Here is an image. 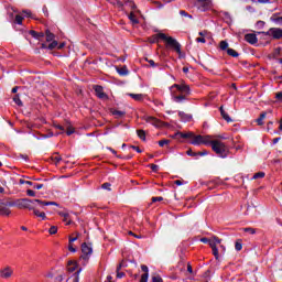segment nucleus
Listing matches in <instances>:
<instances>
[{"label": "nucleus", "mask_w": 282, "mask_h": 282, "mask_svg": "<svg viewBox=\"0 0 282 282\" xmlns=\"http://www.w3.org/2000/svg\"><path fill=\"white\" fill-rule=\"evenodd\" d=\"M170 94L173 102H186V100H188V96H191V87L185 84H174L170 87Z\"/></svg>", "instance_id": "obj_1"}, {"label": "nucleus", "mask_w": 282, "mask_h": 282, "mask_svg": "<svg viewBox=\"0 0 282 282\" xmlns=\"http://www.w3.org/2000/svg\"><path fill=\"white\" fill-rule=\"evenodd\" d=\"M159 39L164 41L166 47L174 50L177 54H182V45L173 36H169L165 33H159L156 34V43Z\"/></svg>", "instance_id": "obj_2"}, {"label": "nucleus", "mask_w": 282, "mask_h": 282, "mask_svg": "<svg viewBox=\"0 0 282 282\" xmlns=\"http://www.w3.org/2000/svg\"><path fill=\"white\" fill-rule=\"evenodd\" d=\"M212 150L215 151L218 158H228V145L219 140H213Z\"/></svg>", "instance_id": "obj_3"}, {"label": "nucleus", "mask_w": 282, "mask_h": 282, "mask_svg": "<svg viewBox=\"0 0 282 282\" xmlns=\"http://www.w3.org/2000/svg\"><path fill=\"white\" fill-rule=\"evenodd\" d=\"M91 254H94V247H91V243H87V242L82 243V256H80L82 265H87V263H89V259H91Z\"/></svg>", "instance_id": "obj_4"}, {"label": "nucleus", "mask_w": 282, "mask_h": 282, "mask_svg": "<svg viewBox=\"0 0 282 282\" xmlns=\"http://www.w3.org/2000/svg\"><path fill=\"white\" fill-rule=\"evenodd\" d=\"M35 206H36V199H30V198L15 199L17 208H20V209L26 208L28 210H34Z\"/></svg>", "instance_id": "obj_5"}, {"label": "nucleus", "mask_w": 282, "mask_h": 282, "mask_svg": "<svg viewBox=\"0 0 282 282\" xmlns=\"http://www.w3.org/2000/svg\"><path fill=\"white\" fill-rule=\"evenodd\" d=\"M195 8H197L199 12H207V10L213 8V0H196Z\"/></svg>", "instance_id": "obj_6"}, {"label": "nucleus", "mask_w": 282, "mask_h": 282, "mask_svg": "<svg viewBox=\"0 0 282 282\" xmlns=\"http://www.w3.org/2000/svg\"><path fill=\"white\" fill-rule=\"evenodd\" d=\"M12 210L7 207L6 202L0 198V217H10Z\"/></svg>", "instance_id": "obj_7"}, {"label": "nucleus", "mask_w": 282, "mask_h": 282, "mask_svg": "<svg viewBox=\"0 0 282 282\" xmlns=\"http://www.w3.org/2000/svg\"><path fill=\"white\" fill-rule=\"evenodd\" d=\"M12 274H14L12 267H4L0 269V279H11Z\"/></svg>", "instance_id": "obj_8"}, {"label": "nucleus", "mask_w": 282, "mask_h": 282, "mask_svg": "<svg viewBox=\"0 0 282 282\" xmlns=\"http://www.w3.org/2000/svg\"><path fill=\"white\" fill-rule=\"evenodd\" d=\"M32 12H30V10H24L22 11V15L21 14H17L15 15V23L18 25H22L23 24V17H31Z\"/></svg>", "instance_id": "obj_9"}, {"label": "nucleus", "mask_w": 282, "mask_h": 282, "mask_svg": "<svg viewBox=\"0 0 282 282\" xmlns=\"http://www.w3.org/2000/svg\"><path fill=\"white\" fill-rule=\"evenodd\" d=\"M269 36H273L274 39H282V30L272 28L268 31Z\"/></svg>", "instance_id": "obj_10"}, {"label": "nucleus", "mask_w": 282, "mask_h": 282, "mask_svg": "<svg viewBox=\"0 0 282 282\" xmlns=\"http://www.w3.org/2000/svg\"><path fill=\"white\" fill-rule=\"evenodd\" d=\"M94 89L96 96L99 97L101 100H105V98H107V94H105L102 86H95Z\"/></svg>", "instance_id": "obj_11"}, {"label": "nucleus", "mask_w": 282, "mask_h": 282, "mask_svg": "<svg viewBox=\"0 0 282 282\" xmlns=\"http://www.w3.org/2000/svg\"><path fill=\"white\" fill-rule=\"evenodd\" d=\"M245 41H247V43H250L251 45H254L259 40L257 39V35L254 33H248L245 35Z\"/></svg>", "instance_id": "obj_12"}, {"label": "nucleus", "mask_w": 282, "mask_h": 282, "mask_svg": "<svg viewBox=\"0 0 282 282\" xmlns=\"http://www.w3.org/2000/svg\"><path fill=\"white\" fill-rule=\"evenodd\" d=\"M145 122L153 127H161L162 122L155 117H145Z\"/></svg>", "instance_id": "obj_13"}, {"label": "nucleus", "mask_w": 282, "mask_h": 282, "mask_svg": "<svg viewBox=\"0 0 282 282\" xmlns=\"http://www.w3.org/2000/svg\"><path fill=\"white\" fill-rule=\"evenodd\" d=\"M36 206H40V208H43L44 206H58V203L56 202H45L41 199H36Z\"/></svg>", "instance_id": "obj_14"}, {"label": "nucleus", "mask_w": 282, "mask_h": 282, "mask_svg": "<svg viewBox=\"0 0 282 282\" xmlns=\"http://www.w3.org/2000/svg\"><path fill=\"white\" fill-rule=\"evenodd\" d=\"M141 270L144 272V274L141 275L140 282H149V267L142 264Z\"/></svg>", "instance_id": "obj_15"}, {"label": "nucleus", "mask_w": 282, "mask_h": 282, "mask_svg": "<svg viewBox=\"0 0 282 282\" xmlns=\"http://www.w3.org/2000/svg\"><path fill=\"white\" fill-rule=\"evenodd\" d=\"M37 206H39V205L33 206V209H32L33 215H35V217L42 218V220L45 221V219H47V216L45 215L44 212H40V210L36 208Z\"/></svg>", "instance_id": "obj_16"}, {"label": "nucleus", "mask_w": 282, "mask_h": 282, "mask_svg": "<svg viewBox=\"0 0 282 282\" xmlns=\"http://www.w3.org/2000/svg\"><path fill=\"white\" fill-rule=\"evenodd\" d=\"M192 141H191V144H194V147H199V144H203V135L202 134H198V135H193L192 137Z\"/></svg>", "instance_id": "obj_17"}, {"label": "nucleus", "mask_w": 282, "mask_h": 282, "mask_svg": "<svg viewBox=\"0 0 282 282\" xmlns=\"http://www.w3.org/2000/svg\"><path fill=\"white\" fill-rule=\"evenodd\" d=\"M219 243H221V239H219L218 237L214 236V237L209 238V245L208 246H210L212 249L217 248V246Z\"/></svg>", "instance_id": "obj_18"}, {"label": "nucleus", "mask_w": 282, "mask_h": 282, "mask_svg": "<svg viewBox=\"0 0 282 282\" xmlns=\"http://www.w3.org/2000/svg\"><path fill=\"white\" fill-rule=\"evenodd\" d=\"M220 116H223L226 122H232V119L227 115L226 110H224V107H220Z\"/></svg>", "instance_id": "obj_19"}, {"label": "nucleus", "mask_w": 282, "mask_h": 282, "mask_svg": "<svg viewBox=\"0 0 282 282\" xmlns=\"http://www.w3.org/2000/svg\"><path fill=\"white\" fill-rule=\"evenodd\" d=\"M130 98H133V100H137L138 102L144 100V95L142 94H129Z\"/></svg>", "instance_id": "obj_20"}, {"label": "nucleus", "mask_w": 282, "mask_h": 282, "mask_svg": "<svg viewBox=\"0 0 282 282\" xmlns=\"http://www.w3.org/2000/svg\"><path fill=\"white\" fill-rule=\"evenodd\" d=\"M271 21H272L273 23H276V25H282V17H279V15H276V14H273V15L271 17Z\"/></svg>", "instance_id": "obj_21"}, {"label": "nucleus", "mask_w": 282, "mask_h": 282, "mask_svg": "<svg viewBox=\"0 0 282 282\" xmlns=\"http://www.w3.org/2000/svg\"><path fill=\"white\" fill-rule=\"evenodd\" d=\"M67 271L68 272H75L76 271V262H74V261H68V263H67Z\"/></svg>", "instance_id": "obj_22"}, {"label": "nucleus", "mask_w": 282, "mask_h": 282, "mask_svg": "<svg viewBox=\"0 0 282 282\" xmlns=\"http://www.w3.org/2000/svg\"><path fill=\"white\" fill-rule=\"evenodd\" d=\"M117 73L119 76H128L129 69H127V67L117 68Z\"/></svg>", "instance_id": "obj_23"}, {"label": "nucleus", "mask_w": 282, "mask_h": 282, "mask_svg": "<svg viewBox=\"0 0 282 282\" xmlns=\"http://www.w3.org/2000/svg\"><path fill=\"white\" fill-rule=\"evenodd\" d=\"M213 137H210V135H203V144H206V145H208V144H210V147H213Z\"/></svg>", "instance_id": "obj_24"}, {"label": "nucleus", "mask_w": 282, "mask_h": 282, "mask_svg": "<svg viewBox=\"0 0 282 282\" xmlns=\"http://www.w3.org/2000/svg\"><path fill=\"white\" fill-rule=\"evenodd\" d=\"M228 56H232V58H237L239 56V53L235 51L234 48H227Z\"/></svg>", "instance_id": "obj_25"}, {"label": "nucleus", "mask_w": 282, "mask_h": 282, "mask_svg": "<svg viewBox=\"0 0 282 282\" xmlns=\"http://www.w3.org/2000/svg\"><path fill=\"white\" fill-rule=\"evenodd\" d=\"M61 217L64 218V221H66V226H69L72 224V220H69V214L67 213H59Z\"/></svg>", "instance_id": "obj_26"}, {"label": "nucleus", "mask_w": 282, "mask_h": 282, "mask_svg": "<svg viewBox=\"0 0 282 282\" xmlns=\"http://www.w3.org/2000/svg\"><path fill=\"white\" fill-rule=\"evenodd\" d=\"M112 116H116V118H122V116H124V111L122 110H112L111 111Z\"/></svg>", "instance_id": "obj_27"}, {"label": "nucleus", "mask_w": 282, "mask_h": 282, "mask_svg": "<svg viewBox=\"0 0 282 282\" xmlns=\"http://www.w3.org/2000/svg\"><path fill=\"white\" fill-rule=\"evenodd\" d=\"M137 134L140 138V140H147V133L144 132V130H138Z\"/></svg>", "instance_id": "obj_28"}, {"label": "nucleus", "mask_w": 282, "mask_h": 282, "mask_svg": "<svg viewBox=\"0 0 282 282\" xmlns=\"http://www.w3.org/2000/svg\"><path fill=\"white\" fill-rule=\"evenodd\" d=\"M13 101L15 102V105H18V107H23V101H21V98H19V95H15L13 97Z\"/></svg>", "instance_id": "obj_29"}, {"label": "nucleus", "mask_w": 282, "mask_h": 282, "mask_svg": "<svg viewBox=\"0 0 282 282\" xmlns=\"http://www.w3.org/2000/svg\"><path fill=\"white\" fill-rule=\"evenodd\" d=\"M265 177V173L264 172H258L253 175L252 180H259V178H263Z\"/></svg>", "instance_id": "obj_30"}, {"label": "nucleus", "mask_w": 282, "mask_h": 282, "mask_svg": "<svg viewBox=\"0 0 282 282\" xmlns=\"http://www.w3.org/2000/svg\"><path fill=\"white\" fill-rule=\"evenodd\" d=\"M263 120H265V112H262L260 117L257 119L258 124H263Z\"/></svg>", "instance_id": "obj_31"}, {"label": "nucleus", "mask_w": 282, "mask_h": 282, "mask_svg": "<svg viewBox=\"0 0 282 282\" xmlns=\"http://www.w3.org/2000/svg\"><path fill=\"white\" fill-rule=\"evenodd\" d=\"M46 41L50 43L54 41V34L50 31H46Z\"/></svg>", "instance_id": "obj_32"}, {"label": "nucleus", "mask_w": 282, "mask_h": 282, "mask_svg": "<svg viewBox=\"0 0 282 282\" xmlns=\"http://www.w3.org/2000/svg\"><path fill=\"white\" fill-rule=\"evenodd\" d=\"M129 19H130L131 23H133L134 25H137V23H139L138 18H135V14H133V13H130Z\"/></svg>", "instance_id": "obj_33"}, {"label": "nucleus", "mask_w": 282, "mask_h": 282, "mask_svg": "<svg viewBox=\"0 0 282 282\" xmlns=\"http://www.w3.org/2000/svg\"><path fill=\"white\" fill-rule=\"evenodd\" d=\"M58 47V42L57 41H52L51 44H48V50H56Z\"/></svg>", "instance_id": "obj_34"}, {"label": "nucleus", "mask_w": 282, "mask_h": 282, "mask_svg": "<svg viewBox=\"0 0 282 282\" xmlns=\"http://www.w3.org/2000/svg\"><path fill=\"white\" fill-rule=\"evenodd\" d=\"M212 250H213V254H214L215 259L218 261V259H219V249H217V247H214V248H212Z\"/></svg>", "instance_id": "obj_35"}, {"label": "nucleus", "mask_w": 282, "mask_h": 282, "mask_svg": "<svg viewBox=\"0 0 282 282\" xmlns=\"http://www.w3.org/2000/svg\"><path fill=\"white\" fill-rule=\"evenodd\" d=\"M220 50L226 51L228 50V42L221 41L219 44Z\"/></svg>", "instance_id": "obj_36"}, {"label": "nucleus", "mask_w": 282, "mask_h": 282, "mask_svg": "<svg viewBox=\"0 0 282 282\" xmlns=\"http://www.w3.org/2000/svg\"><path fill=\"white\" fill-rule=\"evenodd\" d=\"M48 232H50V235H56V232H58V227L52 226V227L48 229Z\"/></svg>", "instance_id": "obj_37"}, {"label": "nucleus", "mask_w": 282, "mask_h": 282, "mask_svg": "<svg viewBox=\"0 0 282 282\" xmlns=\"http://www.w3.org/2000/svg\"><path fill=\"white\" fill-rule=\"evenodd\" d=\"M31 36L33 39H39V36H43V33H37L36 31H30Z\"/></svg>", "instance_id": "obj_38"}, {"label": "nucleus", "mask_w": 282, "mask_h": 282, "mask_svg": "<svg viewBox=\"0 0 282 282\" xmlns=\"http://www.w3.org/2000/svg\"><path fill=\"white\" fill-rule=\"evenodd\" d=\"M7 208H12L14 206H17V200H13V202H4Z\"/></svg>", "instance_id": "obj_39"}, {"label": "nucleus", "mask_w": 282, "mask_h": 282, "mask_svg": "<svg viewBox=\"0 0 282 282\" xmlns=\"http://www.w3.org/2000/svg\"><path fill=\"white\" fill-rule=\"evenodd\" d=\"M242 248H243V245H241V242L237 241L235 243V249L237 250V252H240V250H242Z\"/></svg>", "instance_id": "obj_40"}, {"label": "nucleus", "mask_w": 282, "mask_h": 282, "mask_svg": "<svg viewBox=\"0 0 282 282\" xmlns=\"http://www.w3.org/2000/svg\"><path fill=\"white\" fill-rule=\"evenodd\" d=\"M165 144H171V141L166 139L159 141V147H164Z\"/></svg>", "instance_id": "obj_41"}, {"label": "nucleus", "mask_w": 282, "mask_h": 282, "mask_svg": "<svg viewBox=\"0 0 282 282\" xmlns=\"http://www.w3.org/2000/svg\"><path fill=\"white\" fill-rule=\"evenodd\" d=\"M80 272H83V269H79L75 274V280H74V282H80V278H79V274H80Z\"/></svg>", "instance_id": "obj_42"}, {"label": "nucleus", "mask_w": 282, "mask_h": 282, "mask_svg": "<svg viewBox=\"0 0 282 282\" xmlns=\"http://www.w3.org/2000/svg\"><path fill=\"white\" fill-rule=\"evenodd\" d=\"M101 188H104L105 191H111V184L110 183H104L101 185Z\"/></svg>", "instance_id": "obj_43"}, {"label": "nucleus", "mask_w": 282, "mask_h": 282, "mask_svg": "<svg viewBox=\"0 0 282 282\" xmlns=\"http://www.w3.org/2000/svg\"><path fill=\"white\" fill-rule=\"evenodd\" d=\"M26 195H28L29 197H36V192H34V191H32V189H28V191H26Z\"/></svg>", "instance_id": "obj_44"}, {"label": "nucleus", "mask_w": 282, "mask_h": 282, "mask_svg": "<svg viewBox=\"0 0 282 282\" xmlns=\"http://www.w3.org/2000/svg\"><path fill=\"white\" fill-rule=\"evenodd\" d=\"M181 17H187V19H193V15L186 13V11L182 10L180 11Z\"/></svg>", "instance_id": "obj_45"}, {"label": "nucleus", "mask_w": 282, "mask_h": 282, "mask_svg": "<svg viewBox=\"0 0 282 282\" xmlns=\"http://www.w3.org/2000/svg\"><path fill=\"white\" fill-rule=\"evenodd\" d=\"M152 282H163V280L160 275H154L152 276Z\"/></svg>", "instance_id": "obj_46"}, {"label": "nucleus", "mask_w": 282, "mask_h": 282, "mask_svg": "<svg viewBox=\"0 0 282 282\" xmlns=\"http://www.w3.org/2000/svg\"><path fill=\"white\" fill-rule=\"evenodd\" d=\"M245 232H249L250 235H254L257 230L254 228H245Z\"/></svg>", "instance_id": "obj_47"}, {"label": "nucleus", "mask_w": 282, "mask_h": 282, "mask_svg": "<svg viewBox=\"0 0 282 282\" xmlns=\"http://www.w3.org/2000/svg\"><path fill=\"white\" fill-rule=\"evenodd\" d=\"M193 132L181 133V138H193Z\"/></svg>", "instance_id": "obj_48"}, {"label": "nucleus", "mask_w": 282, "mask_h": 282, "mask_svg": "<svg viewBox=\"0 0 282 282\" xmlns=\"http://www.w3.org/2000/svg\"><path fill=\"white\" fill-rule=\"evenodd\" d=\"M45 276H46V279H54V272L47 271V272L45 273Z\"/></svg>", "instance_id": "obj_49"}, {"label": "nucleus", "mask_w": 282, "mask_h": 282, "mask_svg": "<svg viewBox=\"0 0 282 282\" xmlns=\"http://www.w3.org/2000/svg\"><path fill=\"white\" fill-rule=\"evenodd\" d=\"M198 153L197 152H193V150H187V155H189L191 158H196Z\"/></svg>", "instance_id": "obj_50"}, {"label": "nucleus", "mask_w": 282, "mask_h": 282, "mask_svg": "<svg viewBox=\"0 0 282 282\" xmlns=\"http://www.w3.org/2000/svg\"><path fill=\"white\" fill-rule=\"evenodd\" d=\"M33 188H35V191H41V188H43V184H34L33 183Z\"/></svg>", "instance_id": "obj_51"}, {"label": "nucleus", "mask_w": 282, "mask_h": 282, "mask_svg": "<svg viewBox=\"0 0 282 282\" xmlns=\"http://www.w3.org/2000/svg\"><path fill=\"white\" fill-rule=\"evenodd\" d=\"M122 268H124V261H121L118 267H117V272H120V270H122Z\"/></svg>", "instance_id": "obj_52"}, {"label": "nucleus", "mask_w": 282, "mask_h": 282, "mask_svg": "<svg viewBox=\"0 0 282 282\" xmlns=\"http://www.w3.org/2000/svg\"><path fill=\"white\" fill-rule=\"evenodd\" d=\"M150 169H152V171H153L154 173H158V169H160V166H158V165H155V164H151V165H150Z\"/></svg>", "instance_id": "obj_53"}, {"label": "nucleus", "mask_w": 282, "mask_h": 282, "mask_svg": "<svg viewBox=\"0 0 282 282\" xmlns=\"http://www.w3.org/2000/svg\"><path fill=\"white\" fill-rule=\"evenodd\" d=\"M72 133H74V128L68 127L67 130H66V134L72 135Z\"/></svg>", "instance_id": "obj_54"}, {"label": "nucleus", "mask_w": 282, "mask_h": 282, "mask_svg": "<svg viewBox=\"0 0 282 282\" xmlns=\"http://www.w3.org/2000/svg\"><path fill=\"white\" fill-rule=\"evenodd\" d=\"M275 98H276L280 102H282V91L276 93Z\"/></svg>", "instance_id": "obj_55"}, {"label": "nucleus", "mask_w": 282, "mask_h": 282, "mask_svg": "<svg viewBox=\"0 0 282 282\" xmlns=\"http://www.w3.org/2000/svg\"><path fill=\"white\" fill-rule=\"evenodd\" d=\"M148 63L151 65V67H158V64H155L153 59H148Z\"/></svg>", "instance_id": "obj_56"}, {"label": "nucleus", "mask_w": 282, "mask_h": 282, "mask_svg": "<svg viewBox=\"0 0 282 282\" xmlns=\"http://www.w3.org/2000/svg\"><path fill=\"white\" fill-rule=\"evenodd\" d=\"M196 43H206V39L205 37H197Z\"/></svg>", "instance_id": "obj_57"}, {"label": "nucleus", "mask_w": 282, "mask_h": 282, "mask_svg": "<svg viewBox=\"0 0 282 282\" xmlns=\"http://www.w3.org/2000/svg\"><path fill=\"white\" fill-rule=\"evenodd\" d=\"M124 276V272L117 271V279H122Z\"/></svg>", "instance_id": "obj_58"}, {"label": "nucleus", "mask_w": 282, "mask_h": 282, "mask_svg": "<svg viewBox=\"0 0 282 282\" xmlns=\"http://www.w3.org/2000/svg\"><path fill=\"white\" fill-rule=\"evenodd\" d=\"M202 243H208L210 242V238H202L200 239Z\"/></svg>", "instance_id": "obj_59"}, {"label": "nucleus", "mask_w": 282, "mask_h": 282, "mask_svg": "<svg viewBox=\"0 0 282 282\" xmlns=\"http://www.w3.org/2000/svg\"><path fill=\"white\" fill-rule=\"evenodd\" d=\"M131 149H133V151H137V153H142V150L135 145H132Z\"/></svg>", "instance_id": "obj_60"}, {"label": "nucleus", "mask_w": 282, "mask_h": 282, "mask_svg": "<svg viewBox=\"0 0 282 282\" xmlns=\"http://www.w3.org/2000/svg\"><path fill=\"white\" fill-rule=\"evenodd\" d=\"M162 199H164V198H162V196L153 197L152 202H162Z\"/></svg>", "instance_id": "obj_61"}, {"label": "nucleus", "mask_w": 282, "mask_h": 282, "mask_svg": "<svg viewBox=\"0 0 282 282\" xmlns=\"http://www.w3.org/2000/svg\"><path fill=\"white\" fill-rule=\"evenodd\" d=\"M68 250L70 252H76V248H74V246H72V243H69V246H68Z\"/></svg>", "instance_id": "obj_62"}, {"label": "nucleus", "mask_w": 282, "mask_h": 282, "mask_svg": "<svg viewBox=\"0 0 282 282\" xmlns=\"http://www.w3.org/2000/svg\"><path fill=\"white\" fill-rule=\"evenodd\" d=\"M197 155H200V156L208 155V151L204 150L203 152H198Z\"/></svg>", "instance_id": "obj_63"}, {"label": "nucleus", "mask_w": 282, "mask_h": 282, "mask_svg": "<svg viewBox=\"0 0 282 282\" xmlns=\"http://www.w3.org/2000/svg\"><path fill=\"white\" fill-rule=\"evenodd\" d=\"M112 279H113V278H112L111 275H108V276L106 278L105 282H111Z\"/></svg>", "instance_id": "obj_64"}]
</instances>
